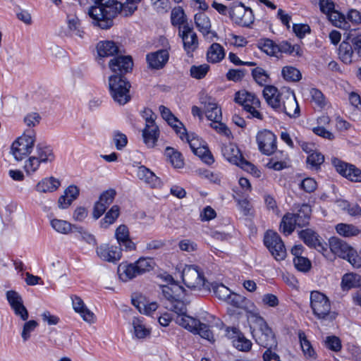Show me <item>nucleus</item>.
<instances>
[{"mask_svg": "<svg viewBox=\"0 0 361 361\" xmlns=\"http://www.w3.org/2000/svg\"><path fill=\"white\" fill-rule=\"evenodd\" d=\"M159 127L156 124H145L142 130V137L144 143L148 148L155 147L159 137Z\"/></svg>", "mask_w": 361, "mask_h": 361, "instance_id": "27", "label": "nucleus"}, {"mask_svg": "<svg viewBox=\"0 0 361 361\" xmlns=\"http://www.w3.org/2000/svg\"><path fill=\"white\" fill-rule=\"evenodd\" d=\"M209 288L219 300L226 301L231 295V290L222 283H209Z\"/></svg>", "mask_w": 361, "mask_h": 361, "instance_id": "49", "label": "nucleus"}, {"mask_svg": "<svg viewBox=\"0 0 361 361\" xmlns=\"http://www.w3.org/2000/svg\"><path fill=\"white\" fill-rule=\"evenodd\" d=\"M233 345L240 351H248L252 347L251 341L247 339L243 334L237 339L233 341Z\"/></svg>", "mask_w": 361, "mask_h": 361, "instance_id": "57", "label": "nucleus"}, {"mask_svg": "<svg viewBox=\"0 0 361 361\" xmlns=\"http://www.w3.org/2000/svg\"><path fill=\"white\" fill-rule=\"evenodd\" d=\"M116 195L114 189L110 188L104 191L99 196V200L94 204L93 217L99 219L106 211L107 207L113 202Z\"/></svg>", "mask_w": 361, "mask_h": 361, "instance_id": "20", "label": "nucleus"}, {"mask_svg": "<svg viewBox=\"0 0 361 361\" xmlns=\"http://www.w3.org/2000/svg\"><path fill=\"white\" fill-rule=\"evenodd\" d=\"M133 334L137 339H145L149 337L151 329L145 323L142 317H134L131 322Z\"/></svg>", "mask_w": 361, "mask_h": 361, "instance_id": "28", "label": "nucleus"}, {"mask_svg": "<svg viewBox=\"0 0 361 361\" xmlns=\"http://www.w3.org/2000/svg\"><path fill=\"white\" fill-rule=\"evenodd\" d=\"M209 69V66L205 63L200 66H192L190 70V75L196 79H202L205 77Z\"/></svg>", "mask_w": 361, "mask_h": 361, "instance_id": "55", "label": "nucleus"}, {"mask_svg": "<svg viewBox=\"0 0 361 361\" xmlns=\"http://www.w3.org/2000/svg\"><path fill=\"white\" fill-rule=\"evenodd\" d=\"M256 322L258 327L253 331V336L256 342L265 348H276L277 341L275 336L264 319L259 317Z\"/></svg>", "mask_w": 361, "mask_h": 361, "instance_id": "8", "label": "nucleus"}, {"mask_svg": "<svg viewBox=\"0 0 361 361\" xmlns=\"http://www.w3.org/2000/svg\"><path fill=\"white\" fill-rule=\"evenodd\" d=\"M97 255L103 261L116 263L122 257V249L121 247L109 244H102L96 249Z\"/></svg>", "mask_w": 361, "mask_h": 361, "instance_id": "17", "label": "nucleus"}, {"mask_svg": "<svg viewBox=\"0 0 361 361\" xmlns=\"http://www.w3.org/2000/svg\"><path fill=\"white\" fill-rule=\"evenodd\" d=\"M278 53H288L290 54H295V55H301L300 48L298 45L292 46L287 41H283L279 44H277Z\"/></svg>", "mask_w": 361, "mask_h": 361, "instance_id": "54", "label": "nucleus"}, {"mask_svg": "<svg viewBox=\"0 0 361 361\" xmlns=\"http://www.w3.org/2000/svg\"><path fill=\"white\" fill-rule=\"evenodd\" d=\"M97 51L100 58L109 57L118 54V47L113 41H102L97 45Z\"/></svg>", "mask_w": 361, "mask_h": 361, "instance_id": "35", "label": "nucleus"}, {"mask_svg": "<svg viewBox=\"0 0 361 361\" xmlns=\"http://www.w3.org/2000/svg\"><path fill=\"white\" fill-rule=\"evenodd\" d=\"M88 11L94 23L102 29L113 25V19L119 13L121 4L116 0H94Z\"/></svg>", "mask_w": 361, "mask_h": 361, "instance_id": "2", "label": "nucleus"}, {"mask_svg": "<svg viewBox=\"0 0 361 361\" xmlns=\"http://www.w3.org/2000/svg\"><path fill=\"white\" fill-rule=\"evenodd\" d=\"M6 298L15 314L23 321L28 319V312L23 305L22 297L14 290H8L6 293Z\"/></svg>", "mask_w": 361, "mask_h": 361, "instance_id": "23", "label": "nucleus"}, {"mask_svg": "<svg viewBox=\"0 0 361 361\" xmlns=\"http://www.w3.org/2000/svg\"><path fill=\"white\" fill-rule=\"evenodd\" d=\"M282 90L279 91L276 87L272 85H267L263 90V96L269 106L276 110L280 106L281 101Z\"/></svg>", "mask_w": 361, "mask_h": 361, "instance_id": "26", "label": "nucleus"}, {"mask_svg": "<svg viewBox=\"0 0 361 361\" xmlns=\"http://www.w3.org/2000/svg\"><path fill=\"white\" fill-rule=\"evenodd\" d=\"M180 298H176L170 302L169 307L170 310L177 314L174 318L176 323L188 331L199 334L202 338L214 343L215 339L210 327L216 326L221 329L224 326L223 322L214 315H209L207 319L208 324H204L199 319L188 315L186 305Z\"/></svg>", "mask_w": 361, "mask_h": 361, "instance_id": "1", "label": "nucleus"}, {"mask_svg": "<svg viewBox=\"0 0 361 361\" xmlns=\"http://www.w3.org/2000/svg\"><path fill=\"white\" fill-rule=\"evenodd\" d=\"M299 339L300 342V346L302 350L307 358H313L316 357L315 352L310 343V342L307 339L306 336L304 332L299 333Z\"/></svg>", "mask_w": 361, "mask_h": 361, "instance_id": "48", "label": "nucleus"}, {"mask_svg": "<svg viewBox=\"0 0 361 361\" xmlns=\"http://www.w3.org/2000/svg\"><path fill=\"white\" fill-rule=\"evenodd\" d=\"M226 302L235 307L245 309L247 308L248 300L243 295L231 291V295L227 298Z\"/></svg>", "mask_w": 361, "mask_h": 361, "instance_id": "52", "label": "nucleus"}, {"mask_svg": "<svg viewBox=\"0 0 361 361\" xmlns=\"http://www.w3.org/2000/svg\"><path fill=\"white\" fill-rule=\"evenodd\" d=\"M182 278L189 288L210 290L209 283L206 281L202 272L197 266H186L183 270Z\"/></svg>", "mask_w": 361, "mask_h": 361, "instance_id": "6", "label": "nucleus"}, {"mask_svg": "<svg viewBox=\"0 0 361 361\" xmlns=\"http://www.w3.org/2000/svg\"><path fill=\"white\" fill-rule=\"evenodd\" d=\"M310 94L312 97V101L320 108H323L326 102L325 97L322 92L316 88H312L310 90Z\"/></svg>", "mask_w": 361, "mask_h": 361, "instance_id": "63", "label": "nucleus"}, {"mask_svg": "<svg viewBox=\"0 0 361 361\" xmlns=\"http://www.w3.org/2000/svg\"><path fill=\"white\" fill-rule=\"evenodd\" d=\"M68 28L71 36H75L79 38L83 37L85 32L81 27L80 23L78 17H68Z\"/></svg>", "mask_w": 361, "mask_h": 361, "instance_id": "42", "label": "nucleus"}, {"mask_svg": "<svg viewBox=\"0 0 361 361\" xmlns=\"http://www.w3.org/2000/svg\"><path fill=\"white\" fill-rule=\"evenodd\" d=\"M225 57V50L219 43H213L207 51V61L216 63L221 61Z\"/></svg>", "mask_w": 361, "mask_h": 361, "instance_id": "37", "label": "nucleus"}, {"mask_svg": "<svg viewBox=\"0 0 361 361\" xmlns=\"http://www.w3.org/2000/svg\"><path fill=\"white\" fill-rule=\"evenodd\" d=\"M41 118L38 113L30 112L25 116L23 122L27 127H35L40 123Z\"/></svg>", "mask_w": 361, "mask_h": 361, "instance_id": "60", "label": "nucleus"}, {"mask_svg": "<svg viewBox=\"0 0 361 361\" xmlns=\"http://www.w3.org/2000/svg\"><path fill=\"white\" fill-rule=\"evenodd\" d=\"M332 164L337 172L352 182H361V170L353 164L334 159Z\"/></svg>", "mask_w": 361, "mask_h": 361, "instance_id": "15", "label": "nucleus"}, {"mask_svg": "<svg viewBox=\"0 0 361 361\" xmlns=\"http://www.w3.org/2000/svg\"><path fill=\"white\" fill-rule=\"evenodd\" d=\"M264 243L271 255L277 261L286 257V250L279 235L273 231H267L264 237Z\"/></svg>", "mask_w": 361, "mask_h": 361, "instance_id": "10", "label": "nucleus"}, {"mask_svg": "<svg viewBox=\"0 0 361 361\" xmlns=\"http://www.w3.org/2000/svg\"><path fill=\"white\" fill-rule=\"evenodd\" d=\"M329 20L333 23L336 27L348 30L350 27L348 22L345 20V16L337 11L336 10L332 11V12L329 13L327 15Z\"/></svg>", "mask_w": 361, "mask_h": 361, "instance_id": "47", "label": "nucleus"}, {"mask_svg": "<svg viewBox=\"0 0 361 361\" xmlns=\"http://www.w3.org/2000/svg\"><path fill=\"white\" fill-rule=\"evenodd\" d=\"M51 226L56 232L62 234L70 233L73 228H75L76 226L72 225L71 223L61 219H54L50 222Z\"/></svg>", "mask_w": 361, "mask_h": 361, "instance_id": "43", "label": "nucleus"}, {"mask_svg": "<svg viewBox=\"0 0 361 361\" xmlns=\"http://www.w3.org/2000/svg\"><path fill=\"white\" fill-rule=\"evenodd\" d=\"M195 23L198 30L204 36L212 34L214 37L216 34L212 32V24L209 18L203 12H199L195 15Z\"/></svg>", "mask_w": 361, "mask_h": 361, "instance_id": "32", "label": "nucleus"}, {"mask_svg": "<svg viewBox=\"0 0 361 361\" xmlns=\"http://www.w3.org/2000/svg\"><path fill=\"white\" fill-rule=\"evenodd\" d=\"M109 88L114 101L124 105L130 99V84L123 75H111L109 78Z\"/></svg>", "mask_w": 361, "mask_h": 361, "instance_id": "4", "label": "nucleus"}, {"mask_svg": "<svg viewBox=\"0 0 361 361\" xmlns=\"http://www.w3.org/2000/svg\"><path fill=\"white\" fill-rule=\"evenodd\" d=\"M293 263L295 268L302 272H307L311 267L310 261L307 258L301 256L295 257Z\"/></svg>", "mask_w": 361, "mask_h": 361, "instance_id": "58", "label": "nucleus"}, {"mask_svg": "<svg viewBox=\"0 0 361 361\" xmlns=\"http://www.w3.org/2000/svg\"><path fill=\"white\" fill-rule=\"evenodd\" d=\"M223 154L224 157L231 163L235 164L243 170L255 175L257 177L260 176V171L250 162L245 160L239 149L233 145H229L223 149Z\"/></svg>", "mask_w": 361, "mask_h": 361, "instance_id": "7", "label": "nucleus"}, {"mask_svg": "<svg viewBox=\"0 0 361 361\" xmlns=\"http://www.w3.org/2000/svg\"><path fill=\"white\" fill-rule=\"evenodd\" d=\"M160 288L163 297L169 302L180 298L183 293V288L176 283L161 286Z\"/></svg>", "mask_w": 361, "mask_h": 361, "instance_id": "36", "label": "nucleus"}, {"mask_svg": "<svg viewBox=\"0 0 361 361\" xmlns=\"http://www.w3.org/2000/svg\"><path fill=\"white\" fill-rule=\"evenodd\" d=\"M298 226L297 220L293 213H288L282 218L280 228L286 235H290Z\"/></svg>", "mask_w": 361, "mask_h": 361, "instance_id": "41", "label": "nucleus"}, {"mask_svg": "<svg viewBox=\"0 0 361 361\" xmlns=\"http://www.w3.org/2000/svg\"><path fill=\"white\" fill-rule=\"evenodd\" d=\"M159 111L162 118L170 125L183 140V135L185 133L183 124L172 114L171 110L164 106H159Z\"/></svg>", "mask_w": 361, "mask_h": 361, "instance_id": "24", "label": "nucleus"}, {"mask_svg": "<svg viewBox=\"0 0 361 361\" xmlns=\"http://www.w3.org/2000/svg\"><path fill=\"white\" fill-rule=\"evenodd\" d=\"M201 104L204 105V113L208 120L219 121L222 119L221 108L217 104L215 99L207 95H202L200 98Z\"/></svg>", "mask_w": 361, "mask_h": 361, "instance_id": "16", "label": "nucleus"}, {"mask_svg": "<svg viewBox=\"0 0 361 361\" xmlns=\"http://www.w3.org/2000/svg\"><path fill=\"white\" fill-rule=\"evenodd\" d=\"M300 238L309 247L324 253L327 250L328 245L314 231L305 229L299 233Z\"/></svg>", "mask_w": 361, "mask_h": 361, "instance_id": "19", "label": "nucleus"}, {"mask_svg": "<svg viewBox=\"0 0 361 361\" xmlns=\"http://www.w3.org/2000/svg\"><path fill=\"white\" fill-rule=\"evenodd\" d=\"M61 185V181L53 177H47L40 180L35 185V189L39 193L53 192Z\"/></svg>", "mask_w": 361, "mask_h": 361, "instance_id": "31", "label": "nucleus"}, {"mask_svg": "<svg viewBox=\"0 0 361 361\" xmlns=\"http://www.w3.org/2000/svg\"><path fill=\"white\" fill-rule=\"evenodd\" d=\"M183 140L186 139L188 142L190 147L191 148L192 152L195 150H197L200 147L206 144L205 142L200 139L198 137L195 136L194 135H188L187 133V130H185V133L183 135Z\"/></svg>", "mask_w": 361, "mask_h": 361, "instance_id": "59", "label": "nucleus"}, {"mask_svg": "<svg viewBox=\"0 0 361 361\" xmlns=\"http://www.w3.org/2000/svg\"><path fill=\"white\" fill-rule=\"evenodd\" d=\"M343 290L358 288L361 286V276L355 273H348L343 275L341 281Z\"/></svg>", "mask_w": 361, "mask_h": 361, "instance_id": "39", "label": "nucleus"}, {"mask_svg": "<svg viewBox=\"0 0 361 361\" xmlns=\"http://www.w3.org/2000/svg\"><path fill=\"white\" fill-rule=\"evenodd\" d=\"M338 55L340 59L345 63H351L353 55L352 45L346 41H343L339 46Z\"/></svg>", "mask_w": 361, "mask_h": 361, "instance_id": "45", "label": "nucleus"}, {"mask_svg": "<svg viewBox=\"0 0 361 361\" xmlns=\"http://www.w3.org/2000/svg\"><path fill=\"white\" fill-rule=\"evenodd\" d=\"M169 59L167 48L150 52L146 56L148 67L151 69L159 70L163 68Z\"/></svg>", "mask_w": 361, "mask_h": 361, "instance_id": "21", "label": "nucleus"}, {"mask_svg": "<svg viewBox=\"0 0 361 361\" xmlns=\"http://www.w3.org/2000/svg\"><path fill=\"white\" fill-rule=\"evenodd\" d=\"M255 80L260 85H264L267 82L269 78L265 71L261 68H256L252 71Z\"/></svg>", "mask_w": 361, "mask_h": 361, "instance_id": "61", "label": "nucleus"}, {"mask_svg": "<svg viewBox=\"0 0 361 361\" xmlns=\"http://www.w3.org/2000/svg\"><path fill=\"white\" fill-rule=\"evenodd\" d=\"M336 232L345 238H352L361 235V230L353 224L340 223L336 226Z\"/></svg>", "mask_w": 361, "mask_h": 361, "instance_id": "38", "label": "nucleus"}, {"mask_svg": "<svg viewBox=\"0 0 361 361\" xmlns=\"http://www.w3.org/2000/svg\"><path fill=\"white\" fill-rule=\"evenodd\" d=\"M235 101L242 105L251 117L259 120L263 118L262 114L257 109L260 106V101L253 93L240 91L235 94Z\"/></svg>", "mask_w": 361, "mask_h": 361, "instance_id": "9", "label": "nucleus"}, {"mask_svg": "<svg viewBox=\"0 0 361 361\" xmlns=\"http://www.w3.org/2000/svg\"><path fill=\"white\" fill-rule=\"evenodd\" d=\"M118 275L119 279L127 282L139 276L134 263H121L118 267Z\"/></svg>", "mask_w": 361, "mask_h": 361, "instance_id": "33", "label": "nucleus"}, {"mask_svg": "<svg viewBox=\"0 0 361 361\" xmlns=\"http://www.w3.org/2000/svg\"><path fill=\"white\" fill-rule=\"evenodd\" d=\"M134 264L139 276L152 270L155 264L153 259L149 257H140Z\"/></svg>", "mask_w": 361, "mask_h": 361, "instance_id": "46", "label": "nucleus"}, {"mask_svg": "<svg viewBox=\"0 0 361 361\" xmlns=\"http://www.w3.org/2000/svg\"><path fill=\"white\" fill-rule=\"evenodd\" d=\"M38 324L35 320H30L23 325L21 336L24 341H27L30 337V333L35 330Z\"/></svg>", "mask_w": 361, "mask_h": 361, "instance_id": "62", "label": "nucleus"}, {"mask_svg": "<svg viewBox=\"0 0 361 361\" xmlns=\"http://www.w3.org/2000/svg\"><path fill=\"white\" fill-rule=\"evenodd\" d=\"M193 153L198 156L207 164L210 165L214 161V157L206 144L200 147L197 150H195Z\"/></svg>", "mask_w": 361, "mask_h": 361, "instance_id": "53", "label": "nucleus"}, {"mask_svg": "<svg viewBox=\"0 0 361 361\" xmlns=\"http://www.w3.org/2000/svg\"><path fill=\"white\" fill-rule=\"evenodd\" d=\"M137 175L140 180L145 181L152 188H157L161 185L160 179L145 166L138 167Z\"/></svg>", "mask_w": 361, "mask_h": 361, "instance_id": "34", "label": "nucleus"}, {"mask_svg": "<svg viewBox=\"0 0 361 361\" xmlns=\"http://www.w3.org/2000/svg\"><path fill=\"white\" fill-rule=\"evenodd\" d=\"M324 161V155L316 151L309 154L307 158V164L312 169H317Z\"/></svg>", "mask_w": 361, "mask_h": 361, "instance_id": "56", "label": "nucleus"}, {"mask_svg": "<svg viewBox=\"0 0 361 361\" xmlns=\"http://www.w3.org/2000/svg\"><path fill=\"white\" fill-rule=\"evenodd\" d=\"M71 299L74 310L80 314L84 321L93 323L94 314L85 306L83 300L77 295H73Z\"/></svg>", "mask_w": 361, "mask_h": 361, "instance_id": "30", "label": "nucleus"}, {"mask_svg": "<svg viewBox=\"0 0 361 361\" xmlns=\"http://www.w3.org/2000/svg\"><path fill=\"white\" fill-rule=\"evenodd\" d=\"M310 306L314 314L318 319H324L331 311L329 298L319 291L314 290L310 293Z\"/></svg>", "mask_w": 361, "mask_h": 361, "instance_id": "11", "label": "nucleus"}, {"mask_svg": "<svg viewBox=\"0 0 361 361\" xmlns=\"http://www.w3.org/2000/svg\"><path fill=\"white\" fill-rule=\"evenodd\" d=\"M276 111L283 112L290 118H298L300 116V108L293 92L289 90H282L280 106Z\"/></svg>", "mask_w": 361, "mask_h": 361, "instance_id": "12", "label": "nucleus"}, {"mask_svg": "<svg viewBox=\"0 0 361 361\" xmlns=\"http://www.w3.org/2000/svg\"><path fill=\"white\" fill-rule=\"evenodd\" d=\"M229 14L231 20L241 26L250 27L254 23L255 17L252 10L245 7L242 3L231 7Z\"/></svg>", "mask_w": 361, "mask_h": 361, "instance_id": "13", "label": "nucleus"}, {"mask_svg": "<svg viewBox=\"0 0 361 361\" xmlns=\"http://www.w3.org/2000/svg\"><path fill=\"white\" fill-rule=\"evenodd\" d=\"M56 155L53 148L44 143H38L32 153L25 161L23 169L27 176L35 174L42 165H49L54 162Z\"/></svg>", "mask_w": 361, "mask_h": 361, "instance_id": "3", "label": "nucleus"}, {"mask_svg": "<svg viewBox=\"0 0 361 361\" xmlns=\"http://www.w3.org/2000/svg\"><path fill=\"white\" fill-rule=\"evenodd\" d=\"M165 155L169 162L175 167L180 169L183 167L184 163L181 154L174 148L168 147L166 148Z\"/></svg>", "mask_w": 361, "mask_h": 361, "instance_id": "44", "label": "nucleus"}, {"mask_svg": "<svg viewBox=\"0 0 361 361\" xmlns=\"http://www.w3.org/2000/svg\"><path fill=\"white\" fill-rule=\"evenodd\" d=\"M276 137L270 130L259 131L257 135V142L259 151L266 155H271L276 149Z\"/></svg>", "mask_w": 361, "mask_h": 361, "instance_id": "14", "label": "nucleus"}, {"mask_svg": "<svg viewBox=\"0 0 361 361\" xmlns=\"http://www.w3.org/2000/svg\"><path fill=\"white\" fill-rule=\"evenodd\" d=\"M281 73L283 78L290 82L299 81L302 77L300 71L293 66L283 67Z\"/></svg>", "mask_w": 361, "mask_h": 361, "instance_id": "50", "label": "nucleus"}, {"mask_svg": "<svg viewBox=\"0 0 361 361\" xmlns=\"http://www.w3.org/2000/svg\"><path fill=\"white\" fill-rule=\"evenodd\" d=\"M355 268L361 267V257L357 255V251L353 247L345 256V259Z\"/></svg>", "mask_w": 361, "mask_h": 361, "instance_id": "64", "label": "nucleus"}, {"mask_svg": "<svg viewBox=\"0 0 361 361\" xmlns=\"http://www.w3.org/2000/svg\"><path fill=\"white\" fill-rule=\"evenodd\" d=\"M178 35L182 39L184 49L188 55L197 48L198 40L197 35L188 25L180 26Z\"/></svg>", "mask_w": 361, "mask_h": 361, "instance_id": "18", "label": "nucleus"}, {"mask_svg": "<svg viewBox=\"0 0 361 361\" xmlns=\"http://www.w3.org/2000/svg\"><path fill=\"white\" fill-rule=\"evenodd\" d=\"M35 140L36 133L35 131H25L12 144L11 153L14 158L20 161L28 155L30 156L35 148Z\"/></svg>", "mask_w": 361, "mask_h": 361, "instance_id": "5", "label": "nucleus"}, {"mask_svg": "<svg viewBox=\"0 0 361 361\" xmlns=\"http://www.w3.org/2000/svg\"><path fill=\"white\" fill-rule=\"evenodd\" d=\"M118 216L119 207L117 205H114L101 221V226L105 228H107L109 225L114 223Z\"/></svg>", "mask_w": 361, "mask_h": 361, "instance_id": "51", "label": "nucleus"}, {"mask_svg": "<svg viewBox=\"0 0 361 361\" xmlns=\"http://www.w3.org/2000/svg\"><path fill=\"white\" fill-rule=\"evenodd\" d=\"M312 213L311 207L307 204H303L298 210L296 214H294L295 219L298 222V226L303 227L309 224L310 215Z\"/></svg>", "mask_w": 361, "mask_h": 361, "instance_id": "40", "label": "nucleus"}, {"mask_svg": "<svg viewBox=\"0 0 361 361\" xmlns=\"http://www.w3.org/2000/svg\"><path fill=\"white\" fill-rule=\"evenodd\" d=\"M133 60L128 56H119L110 60L109 67L115 74L114 75H123L132 70Z\"/></svg>", "mask_w": 361, "mask_h": 361, "instance_id": "22", "label": "nucleus"}, {"mask_svg": "<svg viewBox=\"0 0 361 361\" xmlns=\"http://www.w3.org/2000/svg\"><path fill=\"white\" fill-rule=\"evenodd\" d=\"M327 245L334 255L343 259H345V256L349 253L350 250L353 248L346 242L337 237L331 238Z\"/></svg>", "mask_w": 361, "mask_h": 361, "instance_id": "25", "label": "nucleus"}, {"mask_svg": "<svg viewBox=\"0 0 361 361\" xmlns=\"http://www.w3.org/2000/svg\"><path fill=\"white\" fill-rule=\"evenodd\" d=\"M133 305L138 310L141 314L151 315L158 308V304L156 302H149L146 298L142 295L137 296L132 300Z\"/></svg>", "mask_w": 361, "mask_h": 361, "instance_id": "29", "label": "nucleus"}]
</instances>
